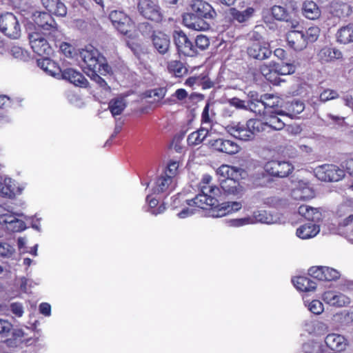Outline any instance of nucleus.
Returning a JSON list of instances; mask_svg holds the SVG:
<instances>
[{
	"mask_svg": "<svg viewBox=\"0 0 353 353\" xmlns=\"http://www.w3.org/2000/svg\"><path fill=\"white\" fill-rule=\"evenodd\" d=\"M216 16V12L210 3L203 0H192L188 12L183 15V23L190 29L207 30L210 26L208 20Z\"/></svg>",
	"mask_w": 353,
	"mask_h": 353,
	"instance_id": "f257e3e1",
	"label": "nucleus"
},
{
	"mask_svg": "<svg viewBox=\"0 0 353 353\" xmlns=\"http://www.w3.org/2000/svg\"><path fill=\"white\" fill-rule=\"evenodd\" d=\"M216 195L203 194L200 192L193 199L188 200L187 204L190 206H196L201 209H211V216L213 217H222L229 213L239 210L242 205L240 202H225L219 204Z\"/></svg>",
	"mask_w": 353,
	"mask_h": 353,
	"instance_id": "f03ea898",
	"label": "nucleus"
},
{
	"mask_svg": "<svg viewBox=\"0 0 353 353\" xmlns=\"http://www.w3.org/2000/svg\"><path fill=\"white\" fill-rule=\"evenodd\" d=\"M82 67L87 74L99 72L101 75L112 74V67L106 58L92 46H86L79 52Z\"/></svg>",
	"mask_w": 353,
	"mask_h": 353,
	"instance_id": "7ed1b4c3",
	"label": "nucleus"
},
{
	"mask_svg": "<svg viewBox=\"0 0 353 353\" xmlns=\"http://www.w3.org/2000/svg\"><path fill=\"white\" fill-rule=\"evenodd\" d=\"M264 130V123L261 120L250 119L246 122L233 121L225 126L226 132L235 139L243 141H252Z\"/></svg>",
	"mask_w": 353,
	"mask_h": 353,
	"instance_id": "20e7f679",
	"label": "nucleus"
},
{
	"mask_svg": "<svg viewBox=\"0 0 353 353\" xmlns=\"http://www.w3.org/2000/svg\"><path fill=\"white\" fill-rule=\"evenodd\" d=\"M0 30L11 39H17L21 34V27L15 15L6 12L0 16Z\"/></svg>",
	"mask_w": 353,
	"mask_h": 353,
	"instance_id": "39448f33",
	"label": "nucleus"
},
{
	"mask_svg": "<svg viewBox=\"0 0 353 353\" xmlns=\"http://www.w3.org/2000/svg\"><path fill=\"white\" fill-rule=\"evenodd\" d=\"M109 19L114 28L124 35H128L134 27L131 18L123 11H112L109 14Z\"/></svg>",
	"mask_w": 353,
	"mask_h": 353,
	"instance_id": "423d86ee",
	"label": "nucleus"
},
{
	"mask_svg": "<svg viewBox=\"0 0 353 353\" xmlns=\"http://www.w3.org/2000/svg\"><path fill=\"white\" fill-rule=\"evenodd\" d=\"M315 175L321 181H339L345 176L343 170L332 164H325L315 169Z\"/></svg>",
	"mask_w": 353,
	"mask_h": 353,
	"instance_id": "0eeeda50",
	"label": "nucleus"
},
{
	"mask_svg": "<svg viewBox=\"0 0 353 353\" xmlns=\"http://www.w3.org/2000/svg\"><path fill=\"white\" fill-rule=\"evenodd\" d=\"M265 171L271 176L285 177L294 170V166L287 161L271 160L264 165Z\"/></svg>",
	"mask_w": 353,
	"mask_h": 353,
	"instance_id": "6e6552de",
	"label": "nucleus"
},
{
	"mask_svg": "<svg viewBox=\"0 0 353 353\" xmlns=\"http://www.w3.org/2000/svg\"><path fill=\"white\" fill-rule=\"evenodd\" d=\"M28 38L31 48L39 56H50L52 53V49L43 33L33 32L29 34Z\"/></svg>",
	"mask_w": 353,
	"mask_h": 353,
	"instance_id": "1a4fd4ad",
	"label": "nucleus"
},
{
	"mask_svg": "<svg viewBox=\"0 0 353 353\" xmlns=\"http://www.w3.org/2000/svg\"><path fill=\"white\" fill-rule=\"evenodd\" d=\"M173 37L179 53L188 57L197 54L193 40L189 39L183 31H174Z\"/></svg>",
	"mask_w": 353,
	"mask_h": 353,
	"instance_id": "9d476101",
	"label": "nucleus"
},
{
	"mask_svg": "<svg viewBox=\"0 0 353 353\" xmlns=\"http://www.w3.org/2000/svg\"><path fill=\"white\" fill-rule=\"evenodd\" d=\"M246 52L250 58L259 61L267 59L272 54L269 44L265 41L250 42Z\"/></svg>",
	"mask_w": 353,
	"mask_h": 353,
	"instance_id": "9b49d317",
	"label": "nucleus"
},
{
	"mask_svg": "<svg viewBox=\"0 0 353 353\" xmlns=\"http://www.w3.org/2000/svg\"><path fill=\"white\" fill-rule=\"evenodd\" d=\"M208 144L214 150L228 154H236L240 150V147L234 141L222 138L210 139Z\"/></svg>",
	"mask_w": 353,
	"mask_h": 353,
	"instance_id": "f8f14e48",
	"label": "nucleus"
},
{
	"mask_svg": "<svg viewBox=\"0 0 353 353\" xmlns=\"http://www.w3.org/2000/svg\"><path fill=\"white\" fill-rule=\"evenodd\" d=\"M59 79L67 80L74 85L81 88H87L89 84L82 73L71 68L62 70Z\"/></svg>",
	"mask_w": 353,
	"mask_h": 353,
	"instance_id": "ddd939ff",
	"label": "nucleus"
},
{
	"mask_svg": "<svg viewBox=\"0 0 353 353\" xmlns=\"http://www.w3.org/2000/svg\"><path fill=\"white\" fill-rule=\"evenodd\" d=\"M291 195L295 200L306 201L314 197V191L307 183L300 181L292 189Z\"/></svg>",
	"mask_w": 353,
	"mask_h": 353,
	"instance_id": "4468645a",
	"label": "nucleus"
},
{
	"mask_svg": "<svg viewBox=\"0 0 353 353\" xmlns=\"http://www.w3.org/2000/svg\"><path fill=\"white\" fill-rule=\"evenodd\" d=\"M41 2L51 15L59 17H64L67 15V7L61 0H41Z\"/></svg>",
	"mask_w": 353,
	"mask_h": 353,
	"instance_id": "2eb2a0df",
	"label": "nucleus"
},
{
	"mask_svg": "<svg viewBox=\"0 0 353 353\" xmlns=\"http://www.w3.org/2000/svg\"><path fill=\"white\" fill-rule=\"evenodd\" d=\"M323 299L326 303L334 307H344L350 303V299L347 296L332 291L325 292Z\"/></svg>",
	"mask_w": 353,
	"mask_h": 353,
	"instance_id": "dca6fc26",
	"label": "nucleus"
},
{
	"mask_svg": "<svg viewBox=\"0 0 353 353\" xmlns=\"http://www.w3.org/2000/svg\"><path fill=\"white\" fill-rule=\"evenodd\" d=\"M287 41L289 46L297 51L305 49L307 46L303 30L290 31L287 35Z\"/></svg>",
	"mask_w": 353,
	"mask_h": 353,
	"instance_id": "f3484780",
	"label": "nucleus"
},
{
	"mask_svg": "<svg viewBox=\"0 0 353 353\" xmlns=\"http://www.w3.org/2000/svg\"><path fill=\"white\" fill-rule=\"evenodd\" d=\"M35 23L44 30L55 32L57 30V24L52 15L46 12H39L34 16Z\"/></svg>",
	"mask_w": 353,
	"mask_h": 353,
	"instance_id": "a211bd4d",
	"label": "nucleus"
},
{
	"mask_svg": "<svg viewBox=\"0 0 353 353\" xmlns=\"http://www.w3.org/2000/svg\"><path fill=\"white\" fill-rule=\"evenodd\" d=\"M37 63L41 69L52 77L59 78L60 74H61L62 70L60 66L48 56L38 59Z\"/></svg>",
	"mask_w": 353,
	"mask_h": 353,
	"instance_id": "6ab92c4d",
	"label": "nucleus"
},
{
	"mask_svg": "<svg viewBox=\"0 0 353 353\" xmlns=\"http://www.w3.org/2000/svg\"><path fill=\"white\" fill-rule=\"evenodd\" d=\"M305 108L304 103L297 100L288 101L285 105V110H278L277 114L286 116L291 119L295 118L301 113Z\"/></svg>",
	"mask_w": 353,
	"mask_h": 353,
	"instance_id": "aec40b11",
	"label": "nucleus"
},
{
	"mask_svg": "<svg viewBox=\"0 0 353 353\" xmlns=\"http://www.w3.org/2000/svg\"><path fill=\"white\" fill-rule=\"evenodd\" d=\"M217 174L223 179H241L244 178L246 173L244 170L240 168L222 165L217 170Z\"/></svg>",
	"mask_w": 353,
	"mask_h": 353,
	"instance_id": "412c9836",
	"label": "nucleus"
},
{
	"mask_svg": "<svg viewBox=\"0 0 353 353\" xmlns=\"http://www.w3.org/2000/svg\"><path fill=\"white\" fill-rule=\"evenodd\" d=\"M252 219V224L263 223V224H274L279 221V218L273 215L266 210H259L253 212V214L250 216Z\"/></svg>",
	"mask_w": 353,
	"mask_h": 353,
	"instance_id": "4be33fe9",
	"label": "nucleus"
},
{
	"mask_svg": "<svg viewBox=\"0 0 353 353\" xmlns=\"http://www.w3.org/2000/svg\"><path fill=\"white\" fill-rule=\"evenodd\" d=\"M326 345L331 350L335 351H343L347 345V340L345 337L338 334H327L325 339Z\"/></svg>",
	"mask_w": 353,
	"mask_h": 353,
	"instance_id": "5701e85b",
	"label": "nucleus"
},
{
	"mask_svg": "<svg viewBox=\"0 0 353 353\" xmlns=\"http://www.w3.org/2000/svg\"><path fill=\"white\" fill-rule=\"evenodd\" d=\"M317 56L321 63H328L342 58V53L335 48L325 46L321 49Z\"/></svg>",
	"mask_w": 353,
	"mask_h": 353,
	"instance_id": "b1692460",
	"label": "nucleus"
},
{
	"mask_svg": "<svg viewBox=\"0 0 353 353\" xmlns=\"http://www.w3.org/2000/svg\"><path fill=\"white\" fill-rule=\"evenodd\" d=\"M0 223L8 224V229L12 232H21L26 228L25 223L23 221L19 220L13 215L7 214L0 215Z\"/></svg>",
	"mask_w": 353,
	"mask_h": 353,
	"instance_id": "393cba45",
	"label": "nucleus"
},
{
	"mask_svg": "<svg viewBox=\"0 0 353 353\" xmlns=\"http://www.w3.org/2000/svg\"><path fill=\"white\" fill-rule=\"evenodd\" d=\"M254 12L255 9L252 7H248L243 11L238 10L234 8L230 10L232 20L239 23L249 21L254 16Z\"/></svg>",
	"mask_w": 353,
	"mask_h": 353,
	"instance_id": "a878e982",
	"label": "nucleus"
},
{
	"mask_svg": "<svg viewBox=\"0 0 353 353\" xmlns=\"http://www.w3.org/2000/svg\"><path fill=\"white\" fill-rule=\"evenodd\" d=\"M320 231L319 225L314 223H308L300 226L296 230V235L302 239H310L315 236Z\"/></svg>",
	"mask_w": 353,
	"mask_h": 353,
	"instance_id": "bb28decb",
	"label": "nucleus"
},
{
	"mask_svg": "<svg viewBox=\"0 0 353 353\" xmlns=\"http://www.w3.org/2000/svg\"><path fill=\"white\" fill-rule=\"evenodd\" d=\"M336 41L341 44L353 43V23L340 28L336 34Z\"/></svg>",
	"mask_w": 353,
	"mask_h": 353,
	"instance_id": "cd10ccee",
	"label": "nucleus"
},
{
	"mask_svg": "<svg viewBox=\"0 0 353 353\" xmlns=\"http://www.w3.org/2000/svg\"><path fill=\"white\" fill-rule=\"evenodd\" d=\"M170 46V35L165 32H156V50L161 54H166L169 52Z\"/></svg>",
	"mask_w": 353,
	"mask_h": 353,
	"instance_id": "c85d7f7f",
	"label": "nucleus"
},
{
	"mask_svg": "<svg viewBox=\"0 0 353 353\" xmlns=\"http://www.w3.org/2000/svg\"><path fill=\"white\" fill-rule=\"evenodd\" d=\"M212 179V176L209 174L203 176L199 185L200 192L203 194L218 196L220 194V188L211 183Z\"/></svg>",
	"mask_w": 353,
	"mask_h": 353,
	"instance_id": "c756f323",
	"label": "nucleus"
},
{
	"mask_svg": "<svg viewBox=\"0 0 353 353\" xmlns=\"http://www.w3.org/2000/svg\"><path fill=\"white\" fill-rule=\"evenodd\" d=\"M294 286L300 291L310 292L316 289L314 281L306 276H296L292 279Z\"/></svg>",
	"mask_w": 353,
	"mask_h": 353,
	"instance_id": "7c9ffc66",
	"label": "nucleus"
},
{
	"mask_svg": "<svg viewBox=\"0 0 353 353\" xmlns=\"http://www.w3.org/2000/svg\"><path fill=\"white\" fill-rule=\"evenodd\" d=\"M298 212L301 216L312 222H318L322 218V214L318 208H312L306 205L299 206Z\"/></svg>",
	"mask_w": 353,
	"mask_h": 353,
	"instance_id": "2f4dec72",
	"label": "nucleus"
},
{
	"mask_svg": "<svg viewBox=\"0 0 353 353\" xmlns=\"http://www.w3.org/2000/svg\"><path fill=\"white\" fill-rule=\"evenodd\" d=\"M302 14L306 18L314 20L320 17L321 11L315 2L305 1L302 5Z\"/></svg>",
	"mask_w": 353,
	"mask_h": 353,
	"instance_id": "473e14b6",
	"label": "nucleus"
},
{
	"mask_svg": "<svg viewBox=\"0 0 353 353\" xmlns=\"http://www.w3.org/2000/svg\"><path fill=\"white\" fill-rule=\"evenodd\" d=\"M208 134V129L201 127L196 131L190 133L187 139V143L190 146H195L203 142Z\"/></svg>",
	"mask_w": 353,
	"mask_h": 353,
	"instance_id": "72a5a7b5",
	"label": "nucleus"
},
{
	"mask_svg": "<svg viewBox=\"0 0 353 353\" xmlns=\"http://www.w3.org/2000/svg\"><path fill=\"white\" fill-rule=\"evenodd\" d=\"M138 8L141 14L145 19L152 21L154 17V5L152 0H140Z\"/></svg>",
	"mask_w": 353,
	"mask_h": 353,
	"instance_id": "f704fd0d",
	"label": "nucleus"
},
{
	"mask_svg": "<svg viewBox=\"0 0 353 353\" xmlns=\"http://www.w3.org/2000/svg\"><path fill=\"white\" fill-rule=\"evenodd\" d=\"M174 180L163 174H162L157 180H156V193L169 194Z\"/></svg>",
	"mask_w": 353,
	"mask_h": 353,
	"instance_id": "c9c22d12",
	"label": "nucleus"
},
{
	"mask_svg": "<svg viewBox=\"0 0 353 353\" xmlns=\"http://www.w3.org/2000/svg\"><path fill=\"white\" fill-rule=\"evenodd\" d=\"M125 107V99L121 97L112 99L108 103V109L113 117L121 114Z\"/></svg>",
	"mask_w": 353,
	"mask_h": 353,
	"instance_id": "e433bc0d",
	"label": "nucleus"
},
{
	"mask_svg": "<svg viewBox=\"0 0 353 353\" xmlns=\"http://www.w3.org/2000/svg\"><path fill=\"white\" fill-rule=\"evenodd\" d=\"M239 180L236 179H222L221 181V188L226 193L236 194L239 192Z\"/></svg>",
	"mask_w": 353,
	"mask_h": 353,
	"instance_id": "4c0bfd02",
	"label": "nucleus"
},
{
	"mask_svg": "<svg viewBox=\"0 0 353 353\" xmlns=\"http://www.w3.org/2000/svg\"><path fill=\"white\" fill-rule=\"evenodd\" d=\"M168 70L176 77H181L188 72L187 68L180 61H172L168 63Z\"/></svg>",
	"mask_w": 353,
	"mask_h": 353,
	"instance_id": "58836bf2",
	"label": "nucleus"
},
{
	"mask_svg": "<svg viewBox=\"0 0 353 353\" xmlns=\"http://www.w3.org/2000/svg\"><path fill=\"white\" fill-rule=\"evenodd\" d=\"M179 163L180 161L177 159L169 160L163 174L174 180L179 174Z\"/></svg>",
	"mask_w": 353,
	"mask_h": 353,
	"instance_id": "ea45409f",
	"label": "nucleus"
},
{
	"mask_svg": "<svg viewBox=\"0 0 353 353\" xmlns=\"http://www.w3.org/2000/svg\"><path fill=\"white\" fill-rule=\"evenodd\" d=\"M271 13L272 17L278 21H288L290 18V13L288 10L281 6H274L271 8Z\"/></svg>",
	"mask_w": 353,
	"mask_h": 353,
	"instance_id": "a19ab883",
	"label": "nucleus"
},
{
	"mask_svg": "<svg viewBox=\"0 0 353 353\" xmlns=\"http://www.w3.org/2000/svg\"><path fill=\"white\" fill-rule=\"evenodd\" d=\"M183 139V134L174 136L169 147L170 152L174 151L181 156L185 151L184 147L182 145Z\"/></svg>",
	"mask_w": 353,
	"mask_h": 353,
	"instance_id": "79ce46f5",
	"label": "nucleus"
},
{
	"mask_svg": "<svg viewBox=\"0 0 353 353\" xmlns=\"http://www.w3.org/2000/svg\"><path fill=\"white\" fill-rule=\"evenodd\" d=\"M275 68V70L279 75H287L293 74L295 72L296 67L292 63H285V64H279L275 63V65H273Z\"/></svg>",
	"mask_w": 353,
	"mask_h": 353,
	"instance_id": "37998d69",
	"label": "nucleus"
},
{
	"mask_svg": "<svg viewBox=\"0 0 353 353\" xmlns=\"http://www.w3.org/2000/svg\"><path fill=\"white\" fill-rule=\"evenodd\" d=\"M303 32L308 44L309 43H313L317 40L319 36L320 29L317 26H312L303 30Z\"/></svg>",
	"mask_w": 353,
	"mask_h": 353,
	"instance_id": "c03bdc74",
	"label": "nucleus"
},
{
	"mask_svg": "<svg viewBox=\"0 0 353 353\" xmlns=\"http://www.w3.org/2000/svg\"><path fill=\"white\" fill-rule=\"evenodd\" d=\"M310 326H311L312 330L307 329V331L315 335L324 334L328 330L327 325L321 321L312 322Z\"/></svg>",
	"mask_w": 353,
	"mask_h": 353,
	"instance_id": "a18cd8bd",
	"label": "nucleus"
},
{
	"mask_svg": "<svg viewBox=\"0 0 353 353\" xmlns=\"http://www.w3.org/2000/svg\"><path fill=\"white\" fill-rule=\"evenodd\" d=\"M196 52H198V50H204L208 48L210 45L209 39L203 34L198 35L195 39H192Z\"/></svg>",
	"mask_w": 353,
	"mask_h": 353,
	"instance_id": "49530a36",
	"label": "nucleus"
},
{
	"mask_svg": "<svg viewBox=\"0 0 353 353\" xmlns=\"http://www.w3.org/2000/svg\"><path fill=\"white\" fill-rule=\"evenodd\" d=\"M264 110L273 108L279 106V98L271 94H264L262 95Z\"/></svg>",
	"mask_w": 353,
	"mask_h": 353,
	"instance_id": "de8ad7c7",
	"label": "nucleus"
},
{
	"mask_svg": "<svg viewBox=\"0 0 353 353\" xmlns=\"http://www.w3.org/2000/svg\"><path fill=\"white\" fill-rule=\"evenodd\" d=\"M277 112L276 111L275 114L270 115L269 121L264 123V127L268 125L270 128L276 130L283 129L285 126V121L277 117Z\"/></svg>",
	"mask_w": 353,
	"mask_h": 353,
	"instance_id": "09e8293b",
	"label": "nucleus"
},
{
	"mask_svg": "<svg viewBox=\"0 0 353 353\" xmlns=\"http://www.w3.org/2000/svg\"><path fill=\"white\" fill-rule=\"evenodd\" d=\"M337 91L332 89H325L319 95V100L323 103L339 98Z\"/></svg>",
	"mask_w": 353,
	"mask_h": 353,
	"instance_id": "8fccbe9b",
	"label": "nucleus"
},
{
	"mask_svg": "<svg viewBox=\"0 0 353 353\" xmlns=\"http://www.w3.org/2000/svg\"><path fill=\"white\" fill-rule=\"evenodd\" d=\"M99 72H94L90 73L88 75L103 90L105 91H110V87L108 85L107 82L101 76H99Z\"/></svg>",
	"mask_w": 353,
	"mask_h": 353,
	"instance_id": "3c124183",
	"label": "nucleus"
},
{
	"mask_svg": "<svg viewBox=\"0 0 353 353\" xmlns=\"http://www.w3.org/2000/svg\"><path fill=\"white\" fill-rule=\"evenodd\" d=\"M248 110L258 114H265L263 99L257 102L248 103Z\"/></svg>",
	"mask_w": 353,
	"mask_h": 353,
	"instance_id": "603ef678",
	"label": "nucleus"
},
{
	"mask_svg": "<svg viewBox=\"0 0 353 353\" xmlns=\"http://www.w3.org/2000/svg\"><path fill=\"white\" fill-rule=\"evenodd\" d=\"M325 266H314L308 270V274L319 281H323L324 269Z\"/></svg>",
	"mask_w": 353,
	"mask_h": 353,
	"instance_id": "864d4df0",
	"label": "nucleus"
},
{
	"mask_svg": "<svg viewBox=\"0 0 353 353\" xmlns=\"http://www.w3.org/2000/svg\"><path fill=\"white\" fill-rule=\"evenodd\" d=\"M308 310L314 314H320L323 310V305L319 300L312 301L307 305Z\"/></svg>",
	"mask_w": 353,
	"mask_h": 353,
	"instance_id": "5fc2aeb1",
	"label": "nucleus"
},
{
	"mask_svg": "<svg viewBox=\"0 0 353 353\" xmlns=\"http://www.w3.org/2000/svg\"><path fill=\"white\" fill-rule=\"evenodd\" d=\"M339 277L340 274L336 270L325 266L324 269L323 281L336 280Z\"/></svg>",
	"mask_w": 353,
	"mask_h": 353,
	"instance_id": "6e6d98bb",
	"label": "nucleus"
},
{
	"mask_svg": "<svg viewBox=\"0 0 353 353\" xmlns=\"http://www.w3.org/2000/svg\"><path fill=\"white\" fill-rule=\"evenodd\" d=\"M228 103L230 106L234 107L238 110H248V103H246V101L241 100L237 97L230 99Z\"/></svg>",
	"mask_w": 353,
	"mask_h": 353,
	"instance_id": "4d7b16f0",
	"label": "nucleus"
},
{
	"mask_svg": "<svg viewBox=\"0 0 353 353\" xmlns=\"http://www.w3.org/2000/svg\"><path fill=\"white\" fill-rule=\"evenodd\" d=\"M14 252V248L7 243H0V256L10 257Z\"/></svg>",
	"mask_w": 353,
	"mask_h": 353,
	"instance_id": "13d9d810",
	"label": "nucleus"
},
{
	"mask_svg": "<svg viewBox=\"0 0 353 353\" xmlns=\"http://www.w3.org/2000/svg\"><path fill=\"white\" fill-rule=\"evenodd\" d=\"M343 225L347 227L348 239L353 241V214L345 219Z\"/></svg>",
	"mask_w": 353,
	"mask_h": 353,
	"instance_id": "bf43d9fd",
	"label": "nucleus"
},
{
	"mask_svg": "<svg viewBox=\"0 0 353 353\" xmlns=\"http://www.w3.org/2000/svg\"><path fill=\"white\" fill-rule=\"evenodd\" d=\"M252 219L249 216L241 219H232L230 221V224L231 226L240 227L245 225L252 224Z\"/></svg>",
	"mask_w": 353,
	"mask_h": 353,
	"instance_id": "052dcab7",
	"label": "nucleus"
},
{
	"mask_svg": "<svg viewBox=\"0 0 353 353\" xmlns=\"http://www.w3.org/2000/svg\"><path fill=\"white\" fill-rule=\"evenodd\" d=\"M12 328L11 323L7 320L0 319V334L7 336Z\"/></svg>",
	"mask_w": 353,
	"mask_h": 353,
	"instance_id": "680f3d73",
	"label": "nucleus"
},
{
	"mask_svg": "<svg viewBox=\"0 0 353 353\" xmlns=\"http://www.w3.org/2000/svg\"><path fill=\"white\" fill-rule=\"evenodd\" d=\"M273 65H275V62L272 61L270 62L269 64H264L260 67L261 73L265 77V78L269 74H271V72L275 69Z\"/></svg>",
	"mask_w": 353,
	"mask_h": 353,
	"instance_id": "e2e57ef3",
	"label": "nucleus"
},
{
	"mask_svg": "<svg viewBox=\"0 0 353 353\" xmlns=\"http://www.w3.org/2000/svg\"><path fill=\"white\" fill-rule=\"evenodd\" d=\"M12 312L17 317H21L23 314V308L21 303H12L10 305Z\"/></svg>",
	"mask_w": 353,
	"mask_h": 353,
	"instance_id": "0e129e2a",
	"label": "nucleus"
},
{
	"mask_svg": "<svg viewBox=\"0 0 353 353\" xmlns=\"http://www.w3.org/2000/svg\"><path fill=\"white\" fill-rule=\"evenodd\" d=\"M209 104H206L201 114V123L203 125H210L211 120L209 115Z\"/></svg>",
	"mask_w": 353,
	"mask_h": 353,
	"instance_id": "69168bd1",
	"label": "nucleus"
},
{
	"mask_svg": "<svg viewBox=\"0 0 353 353\" xmlns=\"http://www.w3.org/2000/svg\"><path fill=\"white\" fill-rule=\"evenodd\" d=\"M147 212H150L152 214H154V196L153 194H148L146 196Z\"/></svg>",
	"mask_w": 353,
	"mask_h": 353,
	"instance_id": "338daca9",
	"label": "nucleus"
},
{
	"mask_svg": "<svg viewBox=\"0 0 353 353\" xmlns=\"http://www.w3.org/2000/svg\"><path fill=\"white\" fill-rule=\"evenodd\" d=\"M39 310L41 314L45 316H50L51 313V306L48 303H41L39 305Z\"/></svg>",
	"mask_w": 353,
	"mask_h": 353,
	"instance_id": "774afa93",
	"label": "nucleus"
}]
</instances>
